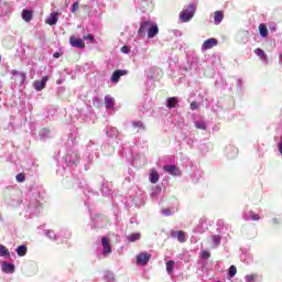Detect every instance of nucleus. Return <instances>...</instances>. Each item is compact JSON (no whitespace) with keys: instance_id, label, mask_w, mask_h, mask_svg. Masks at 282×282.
<instances>
[{"instance_id":"1","label":"nucleus","mask_w":282,"mask_h":282,"mask_svg":"<svg viewBox=\"0 0 282 282\" xmlns=\"http://www.w3.org/2000/svg\"><path fill=\"white\" fill-rule=\"evenodd\" d=\"M196 13V6L193 3H189L188 6H184V9L182 10L181 14H178V18H181V21L186 23L189 22Z\"/></svg>"},{"instance_id":"2","label":"nucleus","mask_w":282,"mask_h":282,"mask_svg":"<svg viewBox=\"0 0 282 282\" xmlns=\"http://www.w3.org/2000/svg\"><path fill=\"white\" fill-rule=\"evenodd\" d=\"M153 25H158L155 22L144 21L140 23V28L138 30V35L143 37L147 35V32L153 28Z\"/></svg>"},{"instance_id":"3","label":"nucleus","mask_w":282,"mask_h":282,"mask_svg":"<svg viewBox=\"0 0 282 282\" xmlns=\"http://www.w3.org/2000/svg\"><path fill=\"white\" fill-rule=\"evenodd\" d=\"M150 259H152V254L148 252H141L138 256H135V262L138 263V265L142 267L147 265Z\"/></svg>"},{"instance_id":"4","label":"nucleus","mask_w":282,"mask_h":282,"mask_svg":"<svg viewBox=\"0 0 282 282\" xmlns=\"http://www.w3.org/2000/svg\"><path fill=\"white\" fill-rule=\"evenodd\" d=\"M69 45L70 47L84 50L85 48V42L84 39H78L75 35H70L69 37Z\"/></svg>"},{"instance_id":"5","label":"nucleus","mask_w":282,"mask_h":282,"mask_svg":"<svg viewBox=\"0 0 282 282\" xmlns=\"http://www.w3.org/2000/svg\"><path fill=\"white\" fill-rule=\"evenodd\" d=\"M217 45H218V40L210 37L204 41L203 45H200V51L206 52L208 50H212L213 47H216Z\"/></svg>"},{"instance_id":"6","label":"nucleus","mask_w":282,"mask_h":282,"mask_svg":"<svg viewBox=\"0 0 282 282\" xmlns=\"http://www.w3.org/2000/svg\"><path fill=\"white\" fill-rule=\"evenodd\" d=\"M102 254L107 256L112 252L110 239L108 237H101Z\"/></svg>"},{"instance_id":"7","label":"nucleus","mask_w":282,"mask_h":282,"mask_svg":"<svg viewBox=\"0 0 282 282\" xmlns=\"http://www.w3.org/2000/svg\"><path fill=\"white\" fill-rule=\"evenodd\" d=\"M48 80H50V77L43 76V78L41 80H36L35 83H33V88L37 91H41V90L45 89L46 83Z\"/></svg>"},{"instance_id":"8","label":"nucleus","mask_w":282,"mask_h":282,"mask_svg":"<svg viewBox=\"0 0 282 282\" xmlns=\"http://www.w3.org/2000/svg\"><path fill=\"white\" fill-rule=\"evenodd\" d=\"M163 171L172 176L181 175V171L176 167V165H164Z\"/></svg>"},{"instance_id":"9","label":"nucleus","mask_w":282,"mask_h":282,"mask_svg":"<svg viewBox=\"0 0 282 282\" xmlns=\"http://www.w3.org/2000/svg\"><path fill=\"white\" fill-rule=\"evenodd\" d=\"M171 237L172 238H177L178 242L181 243H185L186 242V236L185 232L182 230L178 231H171Z\"/></svg>"},{"instance_id":"10","label":"nucleus","mask_w":282,"mask_h":282,"mask_svg":"<svg viewBox=\"0 0 282 282\" xmlns=\"http://www.w3.org/2000/svg\"><path fill=\"white\" fill-rule=\"evenodd\" d=\"M128 74V70H115L112 76H111V82L113 84H117L118 82H120V78L122 76H126Z\"/></svg>"},{"instance_id":"11","label":"nucleus","mask_w":282,"mask_h":282,"mask_svg":"<svg viewBox=\"0 0 282 282\" xmlns=\"http://www.w3.org/2000/svg\"><path fill=\"white\" fill-rule=\"evenodd\" d=\"M1 270L6 273V274H13L15 267L12 263H8V262H3L1 264Z\"/></svg>"},{"instance_id":"12","label":"nucleus","mask_w":282,"mask_h":282,"mask_svg":"<svg viewBox=\"0 0 282 282\" xmlns=\"http://www.w3.org/2000/svg\"><path fill=\"white\" fill-rule=\"evenodd\" d=\"M160 33L159 25H152L151 29L147 31V37L154 39Z\"/></svg>"},{"instance_id":"13","label":"nucleus","mask_w":282,"mask_h":282,"mask_svg":"<svg viewBox=\"0 0 282 282\" xmlns=\"http://www.w3.org/2000/svg\"><path fill=\"white\" fill-rule=\"evenodd\" d=\"M22 20L25 22H31L32 18H34V11L32 10H22Z\"/></svg>"},{"instance_id":"14","label":"nucleus","mask_w":282,"mask_h":282,"mask_svg":"<svg viewBox=\"0 0 282 282\" xmlns=\"http://www.w3.org/2000/svg\"><path fill=\"white\" fill-rule=\"evenodd\" d=\"M57 15L58 13L52 12V14H50L48 18L46 19V24L56 25V23L58 22Z\"/></svg>"},{"instance_id":"15","label":"nucleus","mask_w":282,"mask_h":282,"mask_svg":"<svg viewBox=\"0 0 282 282\" xmlns=\"http://www.w3.org/2000/svg\"><path fill=\"white\" fill-rule=\"evenodd\" d=\"M149 180H150V183H151V184H158V182H159V180H160V174H159V172L155 171V170H151Z\"/></svg>"},{"instance_id":"16","label":"nucleus","mask_w":282,"mask_h":282,"mask_svg":"<svg viewBox=\"0 0 282 282\" xmlns=\"http://www.w3.org/2000/svg\"><path fill=\"white\" fill-rule=\"evenodd\" d=\"M224 20V12L221 10L215 11L214 22L216 25H219Z\"/></svg>"},{"instance_id":"17","label":"nucleus","mask_w":282,"mask_h":282,"mask_svg":"<svg viewBox=\"0 0 282 282\" xmlns=\"http://www.w3.org/2000/svg\"><path fill=\"white\" fill-rule=\"evenodd\" d=\"M258 30L261 37L263 39L268 37V26L265 23H260L258 26Z\"/></svg>"},{"instance_id":"18","label":"nucleus","mask_w":282,"mask_h":282,"mask_svg":"<svg viewBox=\"0 0 282 282\" xmlns=\"http://www.w3.org/2000/svg\"><path fill=\"white\" fill-rule=\"evenodd\" d=\"M104 102L106 105L107 108L111 109L112 107H115V99L107 95L105 98H104Z\"/></svg>"},{"instance_id":"19","label":"nucleus","mask_w":282,"mask_h":282,"mask_svg":"<svg viewBox=\"0 0 282 282\" xmlns=\"http://www.w3.org/2000/svg\"><path fill=\"white\" fill-rule=\"evenodd\" d=\"M26 251H28V249H26L25 245H20V246L17 247L18 257H25Z\"/></svg>"},{"instance_id":"20","label":"nucleus","mask_w":282,"mask_h":282,"mask_svg":"<svg viewBox=\"0 0 282 282\" xmlns=\"http://www.w3.org/2000/svg\"><path fill=\"white\" fill-rule=\"evenodd\" d=\"M174 268H175V261L171 260L166 262L167 274H172V272H174Z\"/></svg>"},{"instance_id":"21","label":"nucleus","mask_w":282,"mask_h":282,"mask_svg":"<svg viewBox=\"0 0 282 282\" xmlns=\"http://www.w3.org/2000/svg\"><path fill=\"white\" fill-rule=\"evenodd\" d=\"M176 105H177V99H176V97L167 98V104H166V107H167V108H175Z\"/></svg>"},{"instance_id":"22","label":"nucleus","mask_w":282,"mask_h":282,"mask_svg":"<svg viewBox=\"0 0 282 282\" xmlns=\"http://www.w3.org/2000/svg\"><path fill=\"white\" fill-rule=\"evenodd\" d=\"M221 239L223 237L219 235L212 236V242H214L215 247H218L219 245H221Z\"/></svg>"},{"instance_id":"23","label":"nucleus","mask_w":282,"mask_h":282,"mask_svg":"<svg viewBox=\"0 0 282 282\" xmlns=\"http://www.w3.org/2000/svg\"><path fill=\"white\" fill-rule=\"evenodd\" d=\"M0 257H9L10 258L9 249L6 248L3 245H0Z\"/></svg>"},{"instance_id":"24","label":"nucleus","mask_w":282,"mask_h":282,"mask_svg":"<svg viewBox=\"0 0 282 282\" xmlns=\"http://www.w3.org/2000/svg\"><path fill=\"white\" fill-rule=\"evenodd\" d=\"M194 126H195V129H199V130H206L207 129L206 123H204L203 121H195Z\"/></svg>"},{"instance_id":"25","label":"nucleus","mask_w":282,"mask_h":282,"mask_svg":"<svg viewBox=\"0 0 282 282\" xmlns=\"http://www.w3.org/2000/svg\"><path fill=\"white\" fill-rule=\"evenodd\" d=\"M13 75L18 76V78H20L21 84H23L25 82V74L24 73H19L18 70H13Z\"/></svg>"},{"instance_id":"26","label":"nucleus","mask_w":282,"mask_h":282,"mask_svg":"<svg viewBox=\"0 0 282 282\" xmlns=\"http://www.w3.org/2000/svg\"><path fill=\"white\" fill-rule=\"evenodd\" d=\"M15 180L18 183H24L25 182V173L24 172L18 173L15 176Z\"/></svg>"},{"instance_id":"27","label":"nucleus","mask_w":282,"mask_h":282,"mask_svg":"<svg viewBox=\"0 0 282 282\" xmlns=\"http://www.w3.org/2000/svg\"><path fill=\"white\" fill-rule=\"evenodd\" d=\"M128 240H129L130 242H135L137 240H140V234H138V232L131 234V235L128 237Z\"/></svg>"},{"instance_id":"28","label":"nucleus","mask_w":282,"mask_h":282,"mask_svg":"<svg viewBox=\"0 0 282 282\" xmlns=\"http://www.w3.org/2000/svg\"><path fill=\"white\" fill-rule=\"evenodd\" d=\"M237 273V268L235 265L229 267L228 276L229 279H234Z\"/></svg>"},{"instance_id":"29","label":"nucleus","mask_w":282,"mask_h":282,"mask_svg":"<svg viewBox=\"0 0 282 282\" xmlns=\"http://www.w3.org/2000/svg\"><path fill=\"white\" fill-rule=\"evenodd\" d=\"M256 54H257V56H259L260 58H265L267 57V54H265V52H263V50L262 48H256V51H253Z\"/></svg>"},{"instance_id":"30","label":"nucleus","mask_w":282,"mask_h":282,"mask_svg":"<svg viewBox=\"0 0 282 282\" xmlns=\"http://www.w3.org/2000/svg\"><path fill=\"white\" fill-rule=\"evenodd\" d=\"M132 127L134 129H144V126H143L142 121H132Z\"/></svg>"},{"instance_id":"31","label":"nucleus","mask_w":282,"mask_h":282,"mask_svg":"<svg viewBox=\"0 0 282 282\" xmlns=\"http://www.w3.org/2000/svg\"><path fill=\"white\" fill-rule=\"evenodd\" d=\"M249 217L253 220V221H258L261 219V217L259 215H257L254 212H249Z\"/></svg>"},{"instance_id":"32","label":"nucleus","mask_w":282,"mask_h":282,"mask_svg":"<svg viewBox=\"0 0 282 282\" xmlns=\"http://www.w3.org/2000/svg\"><path fill=\"white\" fill-rule=\"evenodd\" d=\"M200 257H203V259H209L212 253H209L207 250H203V252H200Z\"/></svg>"},{"instance_id":"33","label":"nucleus","mask_w":282,"mask_h":282,"mask_svg":"<svg viewBox=\"0 0 282 282\" xmlns=\"http://www.w3.org/2000/svg\"><path fill=\"white\" fill-rule=\"evenodd\" d=\"M247 282H254V280L257 279L256 274H251V275H246Z\"/></svg>"},{"instance_id":"34","label":"nucleus","mask_w":282,"mask_h":282,"mask_svg":"<svg viewBox=\"0 0 282 282\" xmlns=\"http://www.w3.org/2000/svg\"><path fill=\"white\" fill-rule=\"evenodd\" d=\"M162 215H165L166 217L172 215L171 209L166 208V209H162Z\"/></svg>"},{"instance_id":"35","label":"nucleus","mask_w":282,"mask_h":282,"mask_svg":"<svg viewBox=\"0 0 282 282\" xmlns=\"http://www.w3.org/2000/svg\"><path fill=\"white\" fill-rule=\"evenodd\" d=\"M84 40H89L90 41V43H95V37H94V35H86V36H84L83 37Z\"/></svg>"},{"instance_id":"36","label":"nucleus","mask_w":282,"mask_h":282,"mask_svg":"<svg viewBox=\"0 0 282 282\" xmlns=\"http://www.w3.org/2000/svg\"><path fill=\"white\" fill-rule=\"evenodd\" d=\"M198 108L197 102L193 101L192 104H189V109H192L193 111L196 110Z\"/></svg>"},{"instance_id":"37","label":"nucleus","mask_w":282,"mask_h":282,"mask_svg":"<svg viewBox=\"0 0 282 282\" xmlns=\"http://www.w3.org/2000/svg\"><path fill=\"white\" fill-rule=\"evenodd\" d=\"M78 9H79V3L78 2H74V4H73V13H76Z\"/></svg>"},{"instance_id":"38","label":"nucleus","mask_w":282,"mask_h":282,"mask_svg":"<svg viewBox=\"0 0 282 282\" xmlns=\"http://www.w3.org/2000/svg\"><path fill=\"white\" fill-rule=\"evenodd\" d=\"M121 52L124 54H128L130 51H129V47L127 45H124L121 47Z\"/></svg>"},{"instance_id":"39","label":"nucleus","mask_w":282,"mask_h":282,"mask_svg":"<svg viewBox=\"0 0 282 282\" xmlns=\"http://www.w3.org/2000/svg\"><path fill=\"white\" fill-rule=\"evenodd\" d=\"M61 56H62V53H58V52L53 54L54 58H61Z\"/></svg>"},{"instance_id":"40","label":"nucleus","mask_w":282,"mask_h":282,"mask_svg":"<svg viewBox=\"0 0 282 282\" xmlns=\"http://www.w3.org/2000/svg\"><path fill=\"white\" fill-rule=\"evenodd\" d=\"M278 150H279L280 154L282 155V140H281V142L279 143V145H278Z\"/></svg>"},{"instance_id":"41","label":"nucleus","mask_w":282,"mask_h":282,"mask_svg":"<svg viewBox=\"0 0 282 282\" xmlns=\"http://www.w3.org/2000/svg\"><path fill=\"white\" fill-rule=\"evenodd\" d=\"M272 223H273L274 225L281 224V221H280L278 218H274V219L272 220Z\"/></svg>"},{"instance_id":"42","label":"nucleus","mask_w":282,"mask_h":282,"mask_svg":"<svg viewBox=\"0 0 282 282\" xmlns=\"http://www.w3.org/2000/svg\"><path fill=\"white\" fill-rule=\"evenodd\" d=\"M280 59H281V62H282V54L280 55Z\"/></svg>"},{"instance_id":"43","label":"nucleus","mask_w":282,"mask_h":282,"mask_svg":"<svg viewBox=\"0 0 282 282\" xmlns=\"http://www.w3.org/2000/svg\"><path fill=\"white\" fill-rule=\"evenodd\" d=\"M219 282V281H218Z\"/></svg>"}]
</instances>
